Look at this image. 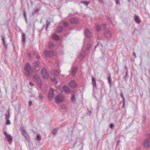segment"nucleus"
<instances>
[{"label": "nucleus", "mask_w": 150, "mask_h": 150, "mask_svg": "<svg viewBox=\"0 0 150 150\" xmlns=\"http://www.w3.org/2000/svg\"><path fill=\"white\" fill-rule=\"evenodd\" d=\"M50 79L54 83L57 84L58 83V81H57V79L56 78L54 77L52 78V77H51Z\"/></svg>", "instance_id": "nucleus-22"}, {"label": "nucleus", "mask_w": 150, "mask_h": 150, "mask_svg": "<svg viewBox=\"0 0 150 150\" xmlns=\"http://www.w3.org/2000/svg\"><path fill=\"white\" fill-rule=\"evenodd\" d=\"M71 100L73 102H74L75 100V98L74 96L73 95L71 97Z\"/></svg>", "instance_id": "nucleus-27"}, {"label": "nucleus", "mask_w": 150, "mask_h": 150, "mask_svg": "<svg viewBox=\"0 0 150 150\" xmlns=\"http://www.w3.org/2000/svg\"><path fill=\"white\" fill-rule=\"evenodd\" d=\"M109 20H110V22L112 23V21H111V20H110V18H109Z\"/></svg>", "instance_id": "nucleus-45"}, {"label": "nucleus", "mask_w": 150, "mask_h": 150, "mask_svg": "<svg viewBox=\"0 0 150 150\" xmlns=\"http://www.w3.org/2000/svg\"><path fill=\"white\" fill-rule=\"evenodd\" d=\"M29 84L31 86H34V84L31 82H30Z\"/></svg>", "instance_id": "nucleus-34"}, {"label": "nucleus", "mask_w": 150, "mask_h": 150, "mask_svg": "<svg viewBox=\"0 0 150 150\" xmlns=\"http://www.w3.org/2000/svg\"><path fill=\"white\" fill-rule=\"evenodd\" d=\"M24 133H26L25 130L24 131Z\"/></svg>", "instance_id": "nucleus-47"}, {"label": "nucleus", "mask_w": 150, "mask_h": 150, "mask_svg": "<svg viewBox=\"0 0 150 150\" xmlns=\"http://www.w3.org/2000/svg\"><path fill=\"white\" fill-rule=\"evenodd\" d=\"M52 38H59V36L56 35H54L52 37Z\"/></svg>", "instance_id": "nucleus-37"}, {"label": "nucleus", "mask_w": 150, "mask_h": 150, "mask_svg": "<svg viewBox=\"0 0 150 150\" xmlns=\"http://www.w3.org/2000/svg\"><path fill=\"white\" fill-rule=\"evenodd\" d=\"M63 89L65 92H68L69 91V88L67 86H64L63 87Z\"/></svg>", "instance_id": "nucleus-20"}, {"label": "nucleus", "mask_w": 150, "mask_h": 150, "mask_svg": "<svg viewBox=\"0 0 150 150\" xmlns=\"http://www.w3.org/2000/svg\"><path fill=\"white\" fill-rule=\"evenodd\" d=\"M50 24V21H46V26L44 25L43 26L42 28H43L44 27H45V30H47L48 27L49 26Z\"/></svg>", "instance_id": "nucleus-15"}, {"label": "nucleus", "mask_w": 150, "mask_h": 150, "mask_svg": "<svg viewBox=\"0 0 150 150\" xmlns=\"http://www.w3.org/2000/svg\"><path fill=\"white\" fill-rule=\"evenodd\" d=\"M77 68L76 67H74V68L72 70V74H73V75L74 74H75V72H76V70H77Z\"/></svg>", "instance_id": "nucleus-25"}, {"label": "nucleus", "mask_w": 150, "mask_h": 150, "mask_svg": "<svg viewBox=\"0 0 150 150\" xmlns=\"http://www.w3.org/2000/svg\"><path fill=\"white\" fill-rule=\"evenodd\" d=\"M32 103V102L31 101H30L29 102V103L30 105H31Z\"/></svg>", "instance_id": "nucleus-43"}, {"label": "nucleus", "mask_w": 150, "mask_h": 150, "mask_svg": "<svg viewBox=\"0 0 150 150\" xmlns=\"http://www.w3.org/2000/svg\"><path fill=\"white\" fill-rule=\"evenodd\" d=\"M63 25L64 26V27H67L68 25V23L67 22H63Z\"/></svg>", "instance_id": "nucleus-29"}, {"label": "nucleus", "mask_w": 150, "mask_h": 150, "mask_svg": "<svg viewBox=\"0 0 150 150\" xmlns=\"http://www.w3.org/2000/svg\"><path fill=\"white\" fill-rule=\"evenodd\" d=\"M108 79L109 83L110 84L111 82V79L110 76H109L108 78Z\"/></svg>", "instance_id": "nucleus-31"}, {"label": "nucleus", "mask_w": 150, "mask_h": 150, "mask_svg": "<svg viewBox=\"0 0 150 150\" xmlns=\"http://www.w3.org/2000/svg\"><path fill=\"white\" fill-rule=\"evenodd\" d=\"M54 89L52 88H51L49 91L48 98L50 100H51L54 97Z\"/></svg>", "instance_id": "nucleus-5"}, {"label": "nucleus", "mask_w": 150, "mask_h": 150, "mask_svg": "<svg viewBox=\"0 0 150 150\" xmlns=\"http://www.w3.org/2000/svg\"><path fill=\"white\" fill-rule=\"evenodd\" d=\"M57 92L59 93H61L62 92V87L60 86H59L57 87Z\"/></svg>", "instance_id": "nucleus-17"}, {"label": "nucleus", "mask_w": 150, "mask_h": 150, "mask_svg": "<svg viewBox=\"0 0 150 150\" xmlns=\"http://www.w3.org/2000/svg\"><path fill=\"white\" fill-rule=\"evenodd\" d=\"M116 3L117 4H119L120 2V0H115Z\"/></svg>", "instance_id": "nucleus-38"}, {"label": "nucleus", "mask_w": 150, "mask_h": 150, "mask_svg": "<svg viewBox=\"0 0 150 150\" xmlns=\"http://www.w3.org/2000/svg\"><path fill=\"white\" fill-rule=\"evenodd\" d=\"M2 38H4V37H3V36L2 37Z\"/></svg>", "instance_id": "nucleus-49"}, {"label": "nucleus", "mask_w": 150, "mask_h": 150, "mask_svg": "<svg viewBox=\"0 0 150 150\" xmlns=\"http://www.w3.org/2000/svg\"><path fill=\"white\" fill-rule=\"evenodd\" d=\"M41 74L43 78L47 79L49 78V74L47 70L45 69H43L41 71Z\"/></svg>", "instance_id": "nucleus-4"}, {"label": "nucleus", "mask_w": 150, "mask_h": 150, "mask_svg": "<svg viewBox=\"0 0 150 150\" xmlns=\"http://www.w3.org/2000/svg\"><path fill=\"white\" fill-rule=\"evenodd\" d=\"M95 30L99 32L100 30V26L98 25H96L95 26Z\"/></svg>", "instance_id": "nucleus-21"}, {"label": "nucleus", "mask_w": 150, "mask_h": 150, "mask_svg": "<svg viewBox=\"0 0 150 150\" xmlns=\"http://www.w3.org/2000/svg\"><path fill=\"white\" fill-rule=\"evenodd\" d=\"M103 27L104 29H105L106 28V25L105 24H103Z\"/></svg>", "instance_id": "nucleus-36"}, {"label": "nucleus", "mask_w": 150, "mask_h": 150, "mask_svg": "<svg viewBox=\"0 0 150 150\" xmlns=\"http://www.w3.org/2000/svg\"><path fill=\"white\" fill-rule=\"evenodd\" d=\"M70 23L72 24H75L78 22V19L76 18H72L70 20Z\"/></svg>", "instance_id": "nucleus-12"}, {"label": "nucleus", "mask_w": 150, "mask_h": 150, "mask_svg": "<svg viewBox=\"0 0 150 150\" xmlns=\"http://www.w3.org/2000/svg\"><path fill=\"white\" fill-rule=\"evenodd\" d=\"M2 40H3V43H4L5 46H6V45H5V42H4L5 39H4V38H2Z\"/></svg>", "instance_id": "nucleus-41"}, {"label": "nucleus", "mask_w": 150, "mask_h": 150, "mask_svg": "<svg viewBox=\"0 0 150 150\" xmlns=\"http://www.w3.org/2000/svg\"><path fill=\"white\" fill-rule=\"evenodd\" d=\"M121 97H122V99H123V102H124V103L125 102V98L123 96V95L122 94H121Z\"/></svg>", "instance_id": "nucleus-35"}, {"label": "nucleus", "mask_w": 150, "mask_h": 150, "mask_svg": "<svg viewBox=\"0 0 150 150\" xmlns=\"http://www.w3.org/2000/svg\"><path fill=\"white\" fill-rule=\"evenodd\" d=\"M49 47H50V48H52V47H53L54 46V45L53 44L51 43V44H50L49 45Z\"/></svg>", "instance_id": "nucleus-33"}, {"label": "nucleus", "mask_w": 150, "mask_h": 150, "mask_svg": "<svg viewBox=\"0 0 150 150\" xmlns=\"http://www.w3.org/2000/svg\"><path fill=\"white\" fill-rule=\"evenodd\" d=\"M134 18L136 23L139 24L141 22V20L138 16L135 15Z\"/></svg>", "instance_id": "nucleus-9"}, {"label": "nucleus", "mask_w": 150, "mask_h": 150, "mask_svg": "<svg viewBox=\"0 0 150 150\" xmlns=\"http://www.w3.org/2000/svg\"><path fill=\"white\" fill-rule=\"evenodd\" d=\"M41 139V137L39 135H38L36 137V139L39 141Z\"/></svg>", "instance_id": "nucleus-28"}, {"label": "nucleus", "mask_w": 150, "mask_h": 150, "mask_svg": "<svg viewBox=\"0 0 150 150\" xmlns=\"http://www.w3.org/2000/svg\"><path fill=\"white\" fill-rule=\"evenodd\" d=\"M84 34L86 38H91V34L89 30L87 28H86L84 31Z\"/></svg>", "instance_id": "nucleus-6"}, {"label": "nucleus", "mask_w": 150, "mask_h": 150, "mask_svg": "<svg viewBox=\"0 0 150 150\" xmlns=\"http://www.w3.org/2000/svg\"><path fill=\"white\" fill-rule=\"evenodd\" d=\"M81 3L83 4L86 6H88L89 4L88 2L86 1H81Z\"/></svg>", "instance_id": "nucleus-24"}, {"label": "nucleus", "mask_w": 150, "mask_h": 150, "mask_svg": "<svg viewBox=\"0 0 150 150\" xmlns=\"http://www.w3.org/2000/svg\"><path fill=\"white\" fill-rule=\"evenodd\" d=\"M39 11V8H35L33 11L32 13V15H34L35 14V13L38 12Z\"/></svg>", "instance_id": "nucleus-16"}, {"label": "nucleus", "mask_w": 150, "mask_h": 150, "mask_svg": "<svg viewBox=\"0 0 150 150\" xmlns=\"http://www.w3.org/2000/svg\"><path fill=\"white\" fill-rule=\"evenodd\" d=\"M10 124V122L9 120H7L6 122V124L7 125H9Z\"/></svg>", "instance_id": "nucleus-32"}, {"label": "nucleus", "mask_w": 150, "mask_h": 150, "mask_svg": "<svg viewBox=\"0 0 150 150\" xmlns=\"http://www.w3.org/2000/svg\"><path fill=\"white\" fill-rule=\"evenodd\" d=\"M143 145L146 148L149 147L150 146V141L148 139L145 140L143 142Z\"/></svg>", "instance_id": "nucleus-8"}, {"label": "nucleus", "mask_w": 150, "mask_h": 150, "mask_svg": "<svg viewBox=\"0 0 150 150\" xmlns=\"http://www.w3.org/2000/svg\"><path fill=\"white\" fill-rule=\"evenodd\" d=\"M39 63L38 62H35L33 63V66L35 67V69L37 71L40 69V67L38 66L39 64Z\"/></svg>", "instance_id": "nucleus-13"}, {"label": "nucleus", "mask_w": 150, "mask_h": 150, "mask_svg": "<svg viewBox=\"0 0 150 150\" xmlns=\"http://www.w3.org/2000/svg\"><path fill=\"white\" fill-rule=\"evenodd\" d=\"M45 54L46 56L51 57L53 54V52H50L47 51H45Z\"/></svg>", "instance_id": "nucleus-11"}, {"label": "nucleus", "mask_w": 150, "mask_h": 150, "mask_svg": "<svg viewBox=\"0 0 150 150\" xmlns=\"http://www.w3.org/2000/svg\"><path fill=\"white\" fill-rule=\"evenodd\" d=\"M22 38H25V34L24 33H23L22 35Z\"/></svg>", "instance_id": "nucleus-39"}, {"label": "nucleus", "mask_w": 150, "mask_h": 150, "mask_svg": "<svg viewBox=\"0 0 150 150\" xmlns=\"http://www.w3.org/2000/svg\"><path fill=\"white\" fill-rule=\"evenodd\" d=\"M23 42H25V38H23Z\"/></svg>", "instance_id": "nucleus-44"}, {"label": "nucleus", "mask_w": 150, "mask_h": 150, "mask_svg": "<svg viewBox=\"0 0 150 150\" xmlns=\"http://www.w3.org/2000/svg\"><path fill=\"white\" fill-rule=\"evenodd\" d=\"M52 73L54 75L57 76L59 75V73L58 71L56 70H53L52 71Z\"/></svg>", "instance_id": "nucleus-19"}, {"label": "nucleus", "mask_w": 150, "mask_h": 150, "mask_svg": "<svg viewBox=\"0 0 150 150\" xmlns=\"http://www.w3.org/2000/svg\"><path fill=\"white\" fill-rule=\"evenodd\" d=\"M63 28L62 26H59L57 28V31L58 33H61L63 30Z\"/></svg>", "instance_id": "nucleus-18"}, {"label": "nucleus", "mask_w": 150, "mask_h": 150, "mask_svg": "<svg viewBox=\"0 0 150 150\" xmlns=\"http://www.w3.org/2000/svg\"><path fill=\"white\" fill-rule=\"evenodd\" d=\"M23 15V16L25 18V21H26V23H27V16H26V12L25 11H24Z\"/></svg>", "instance_id": "nucleus-26"}, {"label": "nucleus", "mask_w": 150, "mask_h": 150, "mask_svg": "<svg viewBox=\"0 0 150 150\" xmlns=\"http://www.w3.org/2000/svg\"><path fill=\"white\" fill-rule=\"evenodd\" d=\"M117 144H118V143H119V142H117Z\"/></svg>", "instance_id": "nucleus-48"}, {"label": "nucleus", "mask_w": 150, "mask_h": 150, "mask_svg": "<svg viewBox=\"0 0 150 150\" xmlns=\"http://www.w3.org/2000/svg\"><path fill=\"white\" fill-rule=\"evenodd\" d=\"M129 1V0H128Z\"/></svg>", "instance_id": "nucleus-50"}, {"label": "nucleus", "mask_w": 150, "mask_h": 150, "mask_svg": "<svg viewBox=\"0 0 150 150\" xmlns=\"http://www.w3.org/2000/svg\"><path fill=\"white\" fill-rule=\"evenodd\" d=\"M4 134L8 142L10 143L12 141V137L10 134H8L6 132H4Z\"/></svg>", "instance_id": "nucleus-7"}, {"label": "nucleus", "mask_w": 150, "mask_h": 150, "mask_svg": "<svg viewBox=\"0 0 150 150\" xmlns=\"http://www.w3.org/2000/svg\"><path fill=\"white\" fill-rule=\"evenodd\" d=\"M92 84L93 85V86H96V80L95 79V78L93 77L92 78Z\"/></svg>", "instance_id": "nucleus-23"}, {"label": "nucleus", "mask_w": 150, "mask_h": 150, "mask_svg": "<svg viewBox=\"0 0 150 150\" xmlns=\"http://www.w3.org/2000/svg\"><path fill=\"white\" fill-rule=\"evenodd\" d=\"M54 99L55 102L57 103H59L64 100V97L62 94H59L56 96Z\"/></svg>", "instance_id": "nucleus-3"}, {"label": "nucleus", "mask_w": 150, "mask_h": 150, "mask_svg": "<svg viewBox=\"0 0 150 150\" xmlns=\"http://www.w3.org/2000/svg\"><path fill=\"white\" fill-rule=\"evenodd\" d=\"M69 86L72 88H74L76 86L77 84L74 80H71L69 83Z\"/></svg>", "instance_id": "nucleus-10"}, {"label": "nucleus", "mask_w": 150, "mask_h": 150, "mask_svg": "<svg viewBox=\"0 0 150 150\" xmlns=\"http://www.w3.org/2000/svg\"><path fill=\"white\" fill-rule=\"evenodd\" d=\"M133 54L134 55V56H135V54L134 53H133Z\"/></svg>", "instance_id": "nucleus-46"}, {"label": "nucleus", "mask_w": 150, "mask_h": 150, "mask_svg": "<svg viewBox=\"0 0 150 150\" xmlns=\"http://www.w3.org/2000/svg\"><path fill=\"white\" fill-rule=\"evenodd\" d=\"M111 32L109 31H106L105 33V38H110L111 36Z\"/></svg>", "instance_id": "nucleus-14"}, {"label": "nucleus", "mask_w": 150, "mask_h": 150, "mask_svg": "<svg viewBox=\"0 0 150 150\" xmlns=\"http://www.w3.org/2000/svg\"><path fill=\"white\" fill-rule=\"evenodd\" d=\"M33 80L37 83L38 87L40 89L42 88V84L41 79L38 75L36 74L33 76Z\"/></svg>", "instance_id": "nucleus-2"}, {"label": "nucleus", "mask_w": 150, "mask_h": 150, "mask_svg": "<svg viewBox=\"0 0 150 150\" xmlns=\"http://www.w3.org/2000/svg\"><path fill=\"white\" fill-rule=\"evenodd\" d=\"M110 127L111 128H112L113 127V125L112 124H110Z\"/></svg>", "instance_id": "nucleus-40"}, {"label": "nucleus", "mask_w": 150, "mask_h": 150, "mask_svg": "<svg viewBox=\"0 0 150 150\" xmlns=\"http://www.w3.org/2000/svg\"><path fill=\"white\" fill-rule=\"evenodd\" d=\"M24 74L28 76H30L33 74V71L31 69L30 65L27 63L24 67Z\"/></svg>", "instance_id": "nucleus-1"}, {"label": "nucleus", "mask_w": 150, "mask_h": 150, "mask_svg": "<svg viewBox=\"0 0 150 150\" xmlns=\"http://www.w3.org/2000/svg\"><path fill=\"white\" fill-rule=\"evenodd\" d=\"M57 130L56 129H54L52 131V133L53 134H55L57 132Z\"/></svg>", "instance_id": "nucleus-30"}, {"label": "nucleus", "mask_w": 150, "mask_h": 150, "mask_svg": "<svg viewBox=\"0 0 150 150\" xmlns=\"http://www.w3.org/2000/svg\"><path fill=\"white\" fill-rule=\"evenodd\" d=\"M54 38L56 40H58L59 39V38Z\"/></svg>", "instance_id": "nucleus-42"}]
</instances>
